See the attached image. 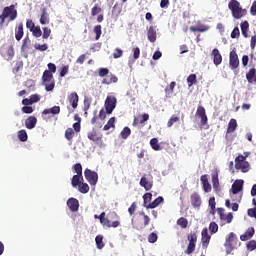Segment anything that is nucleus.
Masks as SVG:
<instances>
[{"label":"nucleus","mask_w":256,"mask_h":256,"mask_svg":"<svg viewBox=\"0 0 256 256\" xmlns=\"http://www.w3.org/2000/svg\"><path fill=\"white\" fill-rule=\"evenodd\" d=\"M212 185L214 191H221L220 185H219V173L215 172L212 174Z\"/></svg>","instance_id":"nucleus-29"},{"label":"nucleus","mask_w":256,"mask_h":256,"mask_svg":"<svg viewBox=\"0 0 256 256\" xmlns=\"http://www.w3.org/2000/svg\"><path fill=\"white\" fill-rule=\"evenodd\" d=\"M99 220L101 225H103L104 227H108V229H111V220H109V218H105V212H102L99 215Z\"/></svg>","instance_id":"nucleus-33"},{"label":"nucleus","mask_w":256,"mask_h":256,"mask_svg":"<svg viewBox=\"0 0 256 256\" xmlns=\"http://www.w3.org/2000/svg\"><path fill=\"white\" fill-rule=\"evenodd\" d=\"M42 80H43L46 91L49 92L55 89V78H53V74H51L49 70H45L43 72Z\"/></svg>","instance_id":"nucleus-5"},{"label":"nucleus","mask_w":256,"mask_h":256,"mask_svg":"<svg viewBox=\"0 0 256 256\" xmlns=\"http://www.w3.org/2000/svg\"><path fill=\"white\" fill-rule=\"evenodd\" d=\"M217 211L221 221H224L225 223H231V221H233V213L229 212L228 214H225V209L223 208H218Z\"/></svg>","instance_id":"nucleus-15"},{"label":"nucleus","mask_w":256,"mask_h":256,"mask_svg":"<svg viewBox=\"0 0 256 256\" xmlns=\"http://www.w3.org/2000/svg\"><path fill=\"white\" fill-rule=\"evenodd\" d=\"M247 157H249V153H246L245 156L240 154L235 158V169H237V171H241V173H249L251 165L246 161Z\"/></svg>","instance_id":"nucleus-4"},{"label":"nucleus","mask_w":256,"mask_h":256,"mask_svg":"<svg viewBox=\"0 0 256 256\" xmlns=\"http://www.w3.org/2000/svg\"><path fill=\"white\" fill-rule=\"evenodd\" d=\"M157 239H158V236H157V233L155 232H152L148 235V241L150 243H157Z\"/></svg>","instance_id":"nucleus-57"},{"label":"nucleus","mask_w":256,"mask_h":256,"mask_svg":"<svg viewBox=\"0 0 256 256\" xmlns=\"http://www.w3.org/2000/svg\"><path fill=\"white\" fill-rule=\"evenodd\" d=\"M99 77H107L109 75V69L108 68H100L98 71Z\"/></svg>","instance_id":"nucleus-59"},{"label":"nucleus","mask_w":256,"mask_h":256,"mask_svg":"<svg viewBox=\"0 0 256 256\" xmlns=\"http://www.w3.org/2000/svg\"><path fill=\"white\" fill-rule=\"evenodd\" d=\"M61 113V107L60 106H53L49 109H44L42 112V115H59Z\"/></svg>","instance_id":"nucleus-26"},{"label":"nucleus","mask_w":256,"mask_h":256,"mask_svg":"<svg viewBox=\"0 0 256 256\" xmlns=\"http://www.w3.org/2000/svg\"><path fill=\"white\" fill-rule=\"evenodd\" d=\"M106 113L111 115L113 111H115V107H117V98L115 96H107L104 104Z\"/></svg>","instance_id":"nucleus-7"},{"label":"nucleus","mask_w":256,"mask_h":256,"mask_svg":"<svg viewBox=\"0 0 256 256\" xmlns=\"http://www.w3.org/2000/svg\"><path fill=\"white\" fill-rule=\"evenodd\" d=\"M177 225L182 229H187V225H189V221L185 217H181L177 220Z\"/></svg>","instance_id":"nucleus-41"},{"label":"nucleus","mask_w":256,"mask_h":256,"mask_svg":"<svg viewBox=\"0 0 256 256\" xmlns=\"http://www.w3.org/2000/svg\"><path fill=\"white\" fill-rule=\"evenodd\" d=\"M248 215L249 217H254V219H256V207L248 209Z\"/></svg>","instance_id":"nucleus-64"},{"label":"nucleus","mask_w":256,"mask_h":256,"mask_svg":"<svg viewBox=\"0 0 256 256\" xmlns=\"http://www.w3.org/2000/svg\"><path fill=\"white\" fill-rule=\"evenodd\" d=\"M151 199H153V194L148 192L143 195L144 207L147 208L149 206L147 203H150Z\"/></svg>","instance_id":"nucleus-46"},{"label":"nucleus","mask_w":256,"mask_h":256,"mask_svg":"<svg viewBox=\"0 0 256 256\" xmlns=\"http://www.w3.org/2000/svg\"><path fill=\"white\" fill-rule=\"evenodd\" d=\"M163 201V196H159L152 203H149L148 206H146V209H155V207H159Z\"/></svg>","instance_id":"nucleus-35"},{"label":"nucleus","mask_w":256,"mask_h":256,"mask_svg":"<svg viewBox=\"0 0 256 256\" xmlns=\"http://www.w3.org/2000/svg\"><path fill=\"white\" fill-rule=\"evenodd\" d=\"M101 11L103 10L101 9V7H99V4H95L94 7L91 9V16L96 17V15H100Z\"/></svg>","instance_id":"nucleus-48"},{"label":"nucleus","mask_w":256,"mask_h":256,"mask_svg":"<svg viewBox=\"0 0 256 256\" xmlns=\"http://www.w3.org/2000/svg\"><path fill=\"white\" fill-rule=\"evenodd\" d=\"M23 23H20L18 27L15 28V39L16 41H21L23 39Z\"/></svg>","instance_id":"nucleus-31"},{"label":"nucleus","mask_w":256,"mask_h":256,"mask_svg":"<svg viewBox=\"0 0 256 256\" xmlns=\"http://www.w3.org/2000/svg\"><path fill=\"white\" fill-rule=\"evenodd\" d=\"M228 8L232 11L234 19H241L247 15V9H242L241 3L237 0H231L228 4Z\"/></svg>","instance_id":"nucleus-2"},{"label":"nucleus","mask_w":256,"mask_h":256,"mask_svg":"<svg viewBox=\"0 0 256 256\" xmlns=\"http://www.w3.org/2000/svg\"><path fill=\"white\" fill-rule=\"evenodd\" d=\"M68 101L74 109H77L79 105V95L77 92H72L70 95H68Z\"/></svg>","instance_id":"nucleus-20"},{"label":"nucleus","mask_w":256,"mask_h":256,"mask_svg":"<svg viewBox=\"0 0 256 256\" xmlns=\"http://www.w3.org/2000/svg\"><path fill=\"white\" fill-rule=\"evenodd\" d=\"M231 191L233 195H237V193L243 191V180L235 181V183L232 185Z\"/></svg>","instance_id":"nucleus-27"},{"label":"nucleus","mask_w":256,"mask_h":256,"mask_svg":"<svg viewBox=\"0 0 256 256\" xmlns=\"http://www.w3.org/2000/svg\"><path fill=\"white\" fill-rule=\"evenodd\" d=\"M67 73H69V65L62 66L61 71H60V77H65V75H67Z\"/></svg>","instance_id":"nucleus-61"},{"label":"nucleus","mask_w":256,"mask_h":256,"mask_svg":"<svg viewBox=\"0 0 256 256\" xmlns=\"http://www.w3.org/2000/svg\"><path fill=\"white\" fill-rule=\"evenodd\" d=\"M99 220L101 225H103L104 227H108V229H111V220H109V218H105V212H102L99 215Z\"/></svg>","instance_id":"nucleus-32"},{"label":"nucleus","mask_w":256,"mask_h":256,"mask_svg":"<svg viewBox=\"0 0 256 256\" xmlns=\"http://www.w3.org/2000/svg\"><path fill=\"white\" fill-rule=\"evenodd\" d=\"M22 113H25L26 115H31V113H33V107L31 106L22 107Z\"/></svg>","instance_id":"nucleus-63"},{"label":"nucleus","mask_w":256,"mask_h":256,"mask_svg":"<svg viewBox=\"0 0 256 256\" xmlns=\"http://www.w3.org/2000/svg\"><path fill=\"white\" fill-rule=\"evenodd\" d=\"M34 48L36 49V51H47V49H49V46L47 44H35Z\"/></svg>","instance_id":"nucleus-56"},{"label":"nucleus","mask_w":256,"mask_h":256,"mask_svg":"<svg viewBox=\"0 0 256 256\" xmlns=\"http://www.w3.org/2000/svg\"><path fill=\"white\" fill-rule=\"evenodd\" d=\"M109 216L111 217V219H116L112 223L110 221V228L113 227L114 229H117V227L121 226V222L119 221V215H117L116 212H111Z\"/></svg>","instance_id":"nucleus-28"},{"label":"nucleus","mask_w":256,"mask_h":256,"mask_svg":"<svg viewBox=\"0 0 256 256\" xmlns=\"http://www.w3.org/2000/svg\"><path fill=\"white\" fill-rule=\"evenodd\" d=\"M120 57H123V50H121L120 48H116L115 52L113 53V58L120 59Z\"/></svg>","instance_id":"nucleus-60"},{"label":"nucleus","mask_w":256,"mask_h":256,"mask_svg":"<svg viewBox=\"0 0 256 256\" xmlns=\"http://www.w3.org/2000/svg\"><path fill=\"white\" fill-rule=\"evenodd\" d=\"M187 83L189 87H193V85H197V75L190 74L187 78Z\"/></svg>","instance_id":"nucleus-40"},{"label":"nucleus","mask_w":256,"mask_h":256,"mask_svg":"<svg viewBox=\"0 0 256 256\" xmlns=\"http://www.w3.org/2000/svg\"><path fill=\"white\" fill-rule=\"evenodd\" d=\"M87 137L90 141L96 143V145H103V135L99 134L97 130H92L91 132H88Z\"/></svg>","instance_id":"nucleus-12"},{"label":"nucleus","mask_w":256,"mask_h":256,"mask_svg":"<svg viewBox=\"0 0 256 256\" xmlns=\"http://www.w3.org/2000/svg\"><path fill=\"white\" fill-rule=\"evenodd\" d=\"M102 27H101V25H96L95 27H94V29H93V32L95 33V40L96 41H99V39H101V34L103 33L102 32Z\"/></svg>","instance_id":"nucleus-43"},{"label":"nucleus","mask_w":256,"mask_h":256,"mask_svg":"<svg viewBox=\"0 0 256 256\" xmlns=\"http://www.w3.org/2000/svg\"><path fill=\"white\" fill-rule=\"evenodd\" d=\"M0 53L2 57L6 59V61H11L13 57H15V50L11 45H4L0 49Z\"/></svg>","instance_id":"nucleus-9"},{"label":"nucleus","mask_w":256,"mask_h":256,"mask_svg":"<svg viewBox=\"0 0 256 256\" xmlns=\"http://www.w3.org/2000/svg\"><path fill=\"white\" fill-rule=\"evenodd\" d=\"M32 35L36 38H39L43 35V32L41 31V27L36 26L32 31H31Z\"/></svg>","instance_id":"nucleus-52"},{"label":"nucleus","mask_w":256,"mask_h":256,"mask_svg":"<svg viewBox=\"0 0 256 256\" xmlns=\"http://www.w3.org/2000/svg\"><path fill=\"white\" fill-rule=\"evenodd\" d=\"M78 190L80 193H83V194L89 193V184H87V183L79 184Z\"/></svg>","instance_id":"nucleus-49"},{"label":"nucleus","mask_w":256,"mask_h":256,"mask_svg":"<svg viewBox=\"0 0 256 256\" xmlns=\"http://www.w3.org/2000/svg\"><path fill=\"white\" fill-rule=\"evenodd\" d=\"M7 17H9V21H15L17 19V9H15V5H10L3 9L0 15V27L5 25V19H7Z\"/></svg>","instance_id":"nucleus-3"},{"label":"nucleus","mask_w":256,"mask_h":256,"mask_svg":"<svg viewBox=\"0 0 256 256\" xmlns=\"http://www.w3.org/2000/svg\"><path fill=\"white\" fill-rule=\"evenodd\" d=\"M42 29H43L42 38L49 39V37H51V29H49L48 27H43Z\"/></svg>","instance_id":"nucleus-55"},{"label":"nucleus","mask_w":256,"mask_h":256,"mask_svg":"<svg viewBox=\"0 0 256 256\" xmlns=\"http://www.w3.org/2000/svg\"><path fill=\"white\" fill-rule=\"evenodd\" d=\"M73 169H74L76 175H83V166L81 165V163H76L73 166Z\"/></svg>","instance_id":"nucleus-53"},{"label":"nucleus","mask_w":256,"mask_h":256,"mask_svg":"<svg viewBox=\"0 0 256 256\" xmlns=\"http://www.w3.org/2000/svg\"><path fill=\"white\" fill-rule=\"evenodd\" d=\"M229 67L232 71H235L239 67V55H237V50L234 48L229 54Z\"/></svg>","instance_id":"nucleus-10"},{"label":"nucleus","mask_w":256,"mask_h":256,"mask_svg":"<svg viewBox=\"0 0 256 256\" xmlns=\"http://www.w3.org/2000/svg\"><path fill=\"white\" fill-rule=\"evenodd\" d=\"M200 181L202 183L203 191L205 193H211V184L209 183V176L204 174L200 177Z\"/></svg>","instance_id":"nucleus-19"},{"label":"nucleus","mask_w":256,"mask_h":256,"mask_svg":"<svg viewBox=\"0 0 256 256\" xmlns=\"http://www.w3.org/2000/svg\"><path fill=\"white\" fill-rule=\"evenodd\" d=\"M140 187H143L145 191H151L153 189V180L148 179L147 175H143L140 179Z\"/></svg>","instance_id":"nucleus-14"},{"label":"nucleus","mask_w":256,"mask_h":256,"mask_svg":"<svg viewBox=\"0 0 256 256\" xmlns=\"http://www.w3.org/2000/svg\"><path fill=\"white\" fill-rule=\"evenodd\" d=\"M95 241H96L97 249H103V247H105V243H103V236L102 235L96 236Z\"/></svg>","instance_id":"nucleus-44"},{"label":"nucleus","mask_w":256,"mask_h":256,"mask_svg":"<svg viewBox=\"0 0 256 256\" xmlns=\"http://www.w3.org/2000/svg\"><path fill=\"white\" fill-rule=\"evenodd\" d=\"M209 231L211 234H215L219 231V225H217L215 222H211L209 225Z\"/></svg>","instance_id":"nucleus-54"},{"label":"nucleus","mask_w":256,"mask_h":256,"mask_svg":"<svg viewBox=\"0 0 256 256\" xmlns=\"http://www.w3.org/2000/svg\"><path fill=\"white\" fill-rule=\"evenodd\" d=\"M84 176L90 185H97V182L99 181V174H97V172L86 168L84 171Z\"/></svg>","instance_id":"nucleus-8"},{"label":"nucleus","mask_w":256,"mask_h":256,"mask_svg":"<svg viewBox=\"0 0 256 256\" xmlns=\"http://www.w3.org/2000/svg\"><path fill=\"white\" fill-rule=\"evenodd\" d=\"M40 23H41V25L49 24V14L47 13V8H42Z\"/></svg>","instance_id":"nucleus-34"},{"label":"nucleus","mask_w":256,"mask_h":256,"mask_svg":"<svg viewBox=\"0 0 256 256\" xmlns=\"http://www.w3.org/2000/svg\"><path fill=\"white\" fill-rule=\"evenodd\" d=\"M224 247L226 249V255H231V252L235 251V249H239V247H241V241L237 238V234L230 232L226 237Z\"/></svg>","instance_id":"nucleus-1"},{"label":"nucleus","mask_w":256,"mask_h":256,"mask_svg":"<svg viewBox=\"0 0 256 256\" xmlns=\"http://www.w3.org/2000/svg\"><path fill=\"white\" fill-rule=\"evenodd\" d=\"M201 243L202 249H207L209 243H211V235H209V230L207 228H203L201 231Z\"/></svg>","instance_id":"nucleus-13"},{"label":"nucleus","mask_w":256,"mask_h":256,"mask_svg":"<svg viewBox=\"0 0 256 256\" xmlns=\"http://www.w3.org/2000/svg\"><path fill=\"white\" fill-rule=\"evenodd\" d=\"M147 37L150 43H155V41H157V31L155 30V27L150 26L147 29Z\"/></svg>","instance_id":"nucleus-21"},{"label":"nucleus","mask_w":256,"mask_h":256,"mask_svg":"<svg viewBox=\"0 0 256 256\" xmlns=\"http://www.w3.org/2000/svg\"><path fill=\"white\" fill-rule=\"evenodd\" d=\"M209 29H211V27H209L208 25H203L200 24L198 26H191L190 27V31H192L193 33H205L207 31H209Z\"/></svg>","instance_id":"nucleus-24"},{"label":"nucleus","mask_w":256,"mask_h":256,"mask_svg":"<svg viewBox=\"0 0 256 256\" xmlns=\"http://www.w3.org/2000/svg\"><path fill=\"white\" fill-rule=\"evenodd\" d=\"M196 117H198V119H201L200 121L201 127H205V125H207L209 118H207V112L205 111V107L203 106L197 107Z\"/></svg>","instance_id":"nucleus-11"},{"label":"nucleus","mask_w":256,"mask_h":256,"mask_svg":"<svg viewBox=\"0 0 256 256\" xmlns=\"http://www.w3.org/2000/svg\"><path fill=\"white\" fill-rule=\"evenodd\" d=\"M117 81H119V78H117V76H115L114 74H110L102 80V84L111 85V83H117Z\"/></svg>","instance_id":"nucleus-30"},{"label":"nucleus","mask_w":256,"mask_h":256,"mask_svg":"<svg viewBox=\"0 0 256 256\" xmlns=\"http://www.w3.org/2000/svg\"><path fill=\"white\" fill-rule=\"evenodd\" d=\"M235 129H237V120L232 118L228 123L227 133H235Z\"/></svg>","instance_id":"nucleus-37"},{"label":"nucleus","mask_w":256,"mask_h":256,"mask_svg":"<svg viewBox=\"0 0 256 256\" xmlns=\"http://www.w3.org/2000/svg\"><path fill=\"white\" fill-rule=\"evenodd\" d=\"M146 121H149V114L144 113L140 118L135 117L132 125L133 127H137V125H143Z\"/></svg>","instance_id":"nucleus-23"},{"label":"nucleus","mask_w":256,"mask_h":256,"mask_svg":"<svg viewBox=\"0 0 256 256\" xmlns=\"http://www.w3.org/2000/svg\"><path fill=\"white\" fill-rule=\"evenodd\" d=\"M211 57L214 65L219 66L221 63H223V56L221 55V52H219V49L214 48L212 50Z\"/></svg>","instance_id":"nucleus-16"},{"label":"nucleus","mask_w":256,"mask_h":256,"mask_svg":"<svg viewBox=\"0 0 256 256\" xmlns=\"http://www.w3.org/2000/svg\"><path fill=\"white\" fill-rule=\"evenodd\" d=\"M20 69H23V61L16 62L13 73H19Z\"/></svg>","instance_id":"nucleus-58"},{"label":"nucleus","mask_w":256,"mask_h":256,"mask_svg":"<svg viewBox=\"0 0 256 256\" xmlns=\"http://www.w3.org/2000/svg\"><path fill=\"white\" fill-rule=\"evenodd\" d=\"M74 135H75V131L73 130V128L66 129L65 138L67 139V141H73Z\"/></svg>","instance_id":"nucleus-42"},{"label":"nucleus","mask_w":256,"mask_h":256,"mask_svg":"<svg viewBox=\"0 0 256 256\" xmlns=\"http://www.w3.org/2000/svg\"><path fill=\"white\" fill-rule=\"evenodd\" d=\"M109 129H115V117H111L103 127L104 131H109Z\"/></svg>","instance_id":"nucleus-38"},{"label":"nucleus","mask_w":256,"mask_h":256,"mask_svg":"<svg viewBox=\"0 0 256 256\" xmlns=\"http://www.w3.org/2000/svg\"><path fill=\"white\" fill-rule=\"evenodd\" d=\"M190 202L192 207H194L195 209H199L202 203L201 196L199 195V193L197 192L192 193L190 196Z\"/></svg>","instance_id":"nucleus-17"},{"label":"nucleus","mask_w":256,"mask_h":256,"mask_svg":"<svg viewBox=\"0 0 256 256\" xmlns=\"http://www.w3.org/2000/svg\"><path fill=\"white\" fill-rule=\"evenodd\" d=\"M18 139L25 143L29 137L27 136V131L26 130H20L18 131Z\"/></svg>","instance_id":"nucleus-45"},{"label":"nucleus","mask_w":256,"mask_h":256,"mask_svg":"<svg viewBox=\"0 0 256 256\" xmlns=\"http://www.w3.org/2000/svg\"><path fill=\"white\" fill-rule=\"evenodd\" d=\"M67 207L72 213H77V211H79V200H77V198H69L67 200Z\"/></svg>","instance_id":"nucleus-18"},{"label":"nucleus","mask_w":256,"mask_h":256,"mask_svg":"<svg viewBox=\"0 0 256 256\" xmlns=\"http://www.w3.org/2000/svg\"><path fill=\"white\" fill-rule=\"evenodd\" d=\"M175 85H177L175 81L171 82L169 87L165 88L166 93H173V91L175 90Z\"/></svg>","instance_id":"nucleus-62"},{"label":"nucleus","mask_w":256,"mask_h":256,"mask_svg":"<svg viewBox=\"0 0 256 256\" xmlns=\"http://www.w3.org/2000/svg\"><path fill=\"white\" fill-rule=\"evenodd\" d=\"M81 181H83V175H79V174L74 175L71 180L72 187H78Z\"/></svg>","instance_id":"nucleus-36"},{"label":"nucleus","mask_w":256,"mask_h":256,"mask_svg":"<svg viewBox=\"0 0 256 256\" xmlns=\"http://www.w3.org/2000/svg\"><path fill=\"white\" fill-rule=\"evenodd\" d=\"M180 118L178 116L172 115L171 118L167 122V127H173L175 123H179Z\"/></svg>","instance_id":"nucleus-47"},{"label":"nucleus","mask_w":256,"mask_h":256,"mask_svg":"<svg viewBox=\"0 0 256 256\" xmlns=\"http://www.w3.org/2000/svg\"><path fill=\"white\" fill-rule=\"evenodd\" d=\"M247 251H255L256 249V240H250L246 244Z\"/></svg>","instance_id":"nucleus-51"},{"label":"nucleus","mask_w":256,"mask_h":256,"mask_svg":"<svg viewBox=\"0 0 256 256\" xmlns=\"http://www.w3.org/2000/svg\"><path fill=\"white\" fill-rule=\"evenodd\" d=\"M253 235H255V228L250 227L246 230L244 234L240 236V240L249 241V239H253Z\"/></svg>","instance_id":"nucleus-22"},{"label":"nucleus","mask_w":256,"mask_h":256,"mask_svg":"<svg viewBox=\"0 0 256 256\" xmlns=\"http://www.w3.org/2000/svg\"><path fill=\"white\" fill-rule=\"evenodd\" d=\"M187 239L189 241L188 246L184 253L186 255H191L195 251V247H197V233L196 232H190L187 236Z\"/></svg>","instance_id":"nucleus-6"},{"label":"nucleus","mask_w":256,"mask_h":256,"mask_svg":"<svg viewBox=\"0 0 256 256\" xmlns=\"http://www.w3.org/2000/svg\"><path fill=\"white\" fill-rule=\"evenodd\" d=\"M122 139H127L129 135H131V128L129 127H124L123 130L120 133Z\"/></svg>","instance_id":"nucleus-50"},{"label":"nucleus","mask_w":256,"mask_h":256,"mask_svg":"<svg viewBox=\"0 0 256 256\" xmlns=\"http://www.w3.org/2000/svg\"><path fill=\"white\" fill-rule=\"evenodd\" d=\"M150 145L154 151H161V145L159 144V140L157 138H152L150 140Z\"/></svg>","instance_id":"nucleus-39"},{"label":"nucleus","mask_w":256,"mask_h":256,"mask_svg":"<svg viewBox=\"0 0 256 256\" xmlns=\"http://www.w3.org/2000/svg\"><path fill=\"white\" fill-rule=\"evenodd\" d=\"M36 125H37V117H35V116H29L25 120L26 129H35Z\"/></svg>","instance_id":"nucleus-25"}]
</instances>
